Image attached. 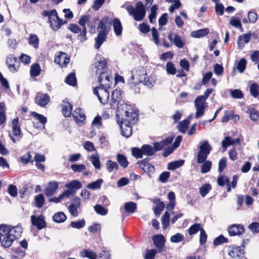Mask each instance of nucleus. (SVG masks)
Instances as JSON below:
<instances>
[{
	"label": "nucleus",
	"instance_id": "f257e3e1",
	"mask_svg": "<svg viewBox=\"0 0 259 259\" xmlns=\"http://www.w3.org/2000/svg\"><path fill=\"white\" fill-rule=\"evenodd\" d=\"M117 113L122 117L120 121L125 124H134L138 121V113L127 104H120Z\"/></svg>",
	"mask_w": 259,
	"mask_h": 259
},
{
	"label": "nucleus",
	"instance_id": "f03ea898",
	"mask_svg": "<svg viewBox=\"0 0 259 259\" xmlns=\"http://www.w3.org/2000/svg\"><path fill=\"white\" fill-rule=\"evenodd\" d=\"M42 15L48 17V22L50 27L55 31L58 30L62 25L67 22V21H63L60 19L55 9L51 11L44 10L42 12Z\"/></svg>",
	"mask_w": 259,
	"mask_h": 259
},
{
	"label": "nucleus",
	"instance_id": "7ed1b4c3",
	"mask_svg": "<svg viewBox=\"0 0 259 259\" xmlns=\"http://www.w3.org/2000/svg\"><path fill=\"white\" fill-rule=\"evenodd\" d=\"M125 9L129 14L132 16L136 21H142L145 16L146 8L141 2H137L135 8L130 5H128Z\"/></svg>",
	"mask_w": 259,
	"mask_h": 259
},
{
	"label": "nucleus",
	"instance_id": "20e7f679",
	"mask_svg": "<svg viewBox=\"0 0 259 259\" xmlns=\"http://www.w3.org/2000/svg\"><path fill=\"white\" fill-rule=\"evenodd\" d=\"M199 149L197 155V161L198 163H201L206 160L212 148L208 141L205 140L201 142Z\"/></svg>",
	"mask_w": 259,
	"mask_h": 259
},
{
	"label": "nucleus",
	"instance_id": "39448f33",
	"mask_svg": "<svg viewBox=\"0 0 259 259\" xmlns=\"http://www.w3.org/2000/svg\"><path fill=\"white\" fill-rule=\"evenodd\" d=\"M15 232H16L17 236H21L22 232V228L19 226L11 227L6 224L0 225V236L1 238Z\"/></svg>",
	"mask_w": 259,
	"mask_h": 259
},
{
	"label": "nucleus",
	"instance_id": "423d86ee",
	"mask_svg": "<svg viewBox=\"0 0 259 259\" xmlns=\"http://www.w3.org/2000/svg\"><path fill=\"white\" fill-rule=\"evenodd\" d=\"M93 92L102 104L105 105L109 102L110 96L108 89L98 87L94 89Z\"/></svg>",
	"mask_w": 259,
	"mask_h": 259
},
{
	"label": "nucleus",
	"instance_id": "0eeeda50",
	"mask_svg": "<svg viewBox=\"0 0 259 259\" xmlns=\"http://www.w3.org/2000/svg\"><path fill=\"white\" fill-rule=\"evenodd\" d=\"M90 16L89 15H82L78 21V24L82 27V30L77 36V38L80 42H83L87 40V29L85 24L89 23Z\"/></svg>",
	"mask_w": 259,
	"mask_h": 259
},
{
	"label": "nucleus",
	"instance_id": "6e6552de",
	"mask_svg": "<svg viewBox=\"0 0 259 259\" xmlns=\"http://www.w3.org/2000/svg\"><path fill=\"white\" fill-rule=\"evenodd\" d=\"M122 98L121 91L117 89L114 90L111 94V98L109 102L111 108L116 109L117 110L118 108L120 107V105L122 104L121 103Z\"/></svg>",
	"mask_w": 259,
	"mask_h": 259
},
{
	"label": "nucleus",
	"instance_id": "1a4fd4ad",
	"mask_svg": "<svg viewBox=\"0 0 259 259\" xmlns=\"http://www.w3.org/2000/svg\"><path fill=\"white\" fill-rule=\"evenodd\" d=\"M147 73L143 68L133 71L130 73V77L128 80L131 81H135L139 83L143 82L145 79Z\"/></svg>",
	"mask_w": 259,
	"mask_h": 259
},
{
	"label": "nucleus",
	"instance_id": "9d476101",
	"mask_svg": "<svg viewBox=\"0 0 259 259\" xmlns=\"http://www.w3.org/2000/svg\"><path fill=\"white\" fill-rule=\"evenodd\" d=\"M150 159V158L147 157L142 160L138 161L137 163L141 169L151 177V175L155 171V167L154 165L149 163Z\"/></svg>",
	"mask_w": 259,
	"mask_h": 259
},
{
	"label": "nucleus",
	"instance_id": "9b49d317",
	"mask_svg": "<svg viewBox=\"0 0 259 259\" xmlns=\"http://www.w3.org/2000/svg\"><path fill=\"white\" fill-rule=\"evenodd\" d=\"M205 101L200 100V99L196 98L194 101V104L196 109L195 113V117L198 118L204 114L205 109L207 107V105H205Z\"/></svg>",
	"mask_w": 259,
	"mask_h": 259
},
{
	"label": "nucleus",
	"instance_id": "f8f14e48",
	"mask_svg": "<svg viewBox=\"0 0 259 259\" xmlns=\"http://www.w3.org/2000/svg\"><path fill=\"white\" fill-rule=\"evenodd\" d=\"M31 221L33 226L36 227L39 230L46 227V223L43 215H39L36 217L33 215L31 217Z\"/></svg>",
	"mask_w": 259,
	"mask_h": 259
},
{
	"label": "nucleus",
	"instance_id": "ddd939ff",
	"mask_svg": "<svg viewBox=\"0 0 259 259\" xmlns=\"http://www.w3.org/2000/svg\"><path fill=\"white\" fill-rule=\"evenodd\" d=\"M72 116L78 125L81 126L84 124L86 116L81 108H77L73 112Z\"/></svg>",
	"mask_w": 259,
	"mask_h": 259
},
{
	"label": "nucleus",
	"instance_id": "4468645a",
	"mask_svg": "<svg viewBox=\"0 0 259 259\" xmlns=\"http://www.w3.org/2000/svg\"><path fill=\"white\" fill-rule=\"evenodd\" d=\"M6 63L9 70L13 73L17 72L20 66L19 61L12 56L7 58Z\"/></svg>",
	"mask_w": 259,
	"mask_h": 259
},
{
	"label": "nucleus",
	"instance_id": "2eb2a0df",
	"mask_svg": "<svg viewBox=\"0 0 259 259\" xmlns=\"http://www.w3.org/2000/svg\"><path fill=\"white\" fill-rule=\"evenodd\" d=\"M173 139V137H169L161 142L154 143L153 148L155 153L157 151L161 150L162 149L168 147L169 145L171 144Z\"/></svg>",
	"mask_w": 259,
	"mask_h": 259
},
{
	"label": "nucleus",
	"instance_id": "dca6fc26",
	"mask_svg": "<svg viewBox=\"0 0 259 259\" xmlns=\"http://www.w3.org/2000/svg\"><path fill=\"white\" fill-rule=\"evenodd\" d=\"M50 101V96L47 94L37 93L35 98V102L40 107L46 106Z\"/></svg>",
	"mask_w": 259,
	"mask_h": 259
},
{
	"label": "nucleus",
	"instance_id": "f3484780",
	"mask_svg": "<svg viewBox=\"0 0 259 259\" xmlns=\"http://www.w3.org/2000/svg\"><path fill=\"white\" fill-rule=\"evenodd\" d=\"M20 237V236H17L16 232L10 234L2 238L1 245L5 248L9 247L13 241Z\"/></svg>",
	"mask_w": 259,
	"mask_h": 259
},
{
	"label": "nucleus",
	"instance_id": "a211bd4d",
	"mask_svg": "<svg viewBox=\"0 0 259 259\" xmlns=\"http://www.w3.org/2000/svg\"><path fill=\"white\" fill-rule=\"evenodd\" d=\"M167 38L171 43H173L178 48L181 49L184 46L183 41L177 33L173 34L171 32H169Z\"/></svg>",
	"mask_w": 259,
	"mask_h": 259
},
{
	"label": "nucleus",
	"instance_id": "6ab92c4d",
	"mask_svg": "<svg viewBox=\"0 0 259 259\" xmlns=\"http://www.w3.org/2000/svg\"><path fill=\"white\" fill-rule=\"evenodd\" d=\"M54 62L61 67H65L69 63L70 58L66 53L60 52L59 55L55 58Z\"/></svg>",
	"mask_w": 259,
	"mask_h": 259
},
{
	"label": "nucleus",
	"instance_id": "aec40b11",
	"mask_svg": "<svg viewBox=\"0 0 259 259\" xmlns=\"http://www.w3.org/2000/svg\"><path fill=\"white\" fill-rule=\"evenodd\" d=\"M244 227L242 225L234 224L228 229V233L231 236L240 235L244 233Z\"/></svg>",
	"mask_w": 259,
	"mask_h": 259
},
{
	"label": "nucleus",
	"instance_id": "412c9836",
	"mask_svg": "<svg viewBox=\"0 0 259 259\" xmlns=\"http://www.w3.org/2000/svg\"><path fill=\"white\" fill-rule=\"evenodd\" d=\"M111 22V21L109 17L103 18L99 22L97 26L98 32L107 34L108 31L106 29V25L110 24Z\"/></svg>",
	"mask_w": 259,
	"mask_h": 259
},
{
	"label": "nucleus",
	"instance_id": "4be33fe9",
	"mask_svg": "<svg viewBox=\"0 0 259 259\" xmlns=\"http://www.w3.org/2000/svg\"><path fill=\"white\" fill-rule=\"evenodd\" d=\"M118 123L121 131V135L126 138H129L132 134V124H125L120 121H118Z\"/></svg>",
	"mask_w": 259,
	"mask_h": 259
},
{
	"label": "nucleus",
	"instance_id": "5701e85b",
	"mask_svg": "<svg viewBox=\"0 0 259 259\" xmlns=\"http://www.w3.org/2000/svg\"><path fill=\"white\" fill-rule=\"evenodd\" d=\"M153 241L154 245L159 249V252H160L163 250L165 242V239L163 235L159 234L154 236Z\"/></svg>",
	"mask_w": 259,
	"mask_h": 259
},
{
	"label": "nucleus",
	"instance_id": "b1692460",
	"mask_svg": "<svg viewBox=\"0 0 259 259\" xmlns=\"http://www.w3.org/2000/svg\"><path fill=\"white\" fill-rule=\"evenodd\" d=\"M58 187V183L56 181L50 182L44 190L45 194L48 197L52 196L55 193Z\"/></svg>",
	"mask_w": 259,
	"mask_h": 259
},
{
	"label": "nucleus",
	"instance_id": "393cba45",
	"mask_svg": "<svg viewBox=\"0 0 259 259\" xmlns=\"http://www.w3.org/2000/svg\"><path fill=\"white\" fill-rule=\"evenodd\" d=\"M240 142L239 138H236L235 139H232L231 137H225L224 139L222 142V145L223 148V152H225L227 147L230 145H235L239 144Z\"/></svg>",
	"mask_w": 259,
	"mask_h": 259
},
{
	"label": "nucleus",
	"instance_id": "a878e982",
	"mask_svg": "<svg viewBox=\"0 0 259 259\" xmlns=\"http://www.w3.org/2000/svg\"><path fill=\"white\" fill-rule=\"evenodd\" d=\"M12 133L14 136L19 137H22L20 126L19 124V119L18 117L14 118L12 122Z\"/></svg>",
	"mask_w": 259,
	"mask_h": 259
},
{
	"label": "nucleus",
	"instance_id": "bb28decb",
	"mask_svg": "<svg viewBox=\"0 0 259 259\" xmlns=\"http://www.w3.org/2000/svg\"><path fill=\"white\" fill-rule=\"evenodd\" d=\"M73 202L75 203L74 204H71L68 208V210L70 214L74 217H76L78 216V213L77 210V208L80 207V200L78 197H75L73 199Z\"/></svg>",
	"mask_w": 259,
	"mask_h": 259
},
{
	"label": "nucleus",
	"instance_id": "cd10ccee",
	"mask_svg": "<svg viewBox=\"0 0 259 259\" xmlns=\"http://www.w3.org/2000/svg\"><path fill=\"white\" fill-rule=\"evenodd\" d=\"M62 106V112L63 115L66 117H70L71 115L72 111V105L68 101L65 100L63 101V103L61 105Z\"/></svg>",
	"mask_w": 259,
	"mask_h": 259
},
{
	"label": "nucleus",
	"instance_id": "c85d7f7f",
	"mask_svg": "<svg viewBox=\"0 0 259 259\" xmlns=\"http://www.w3.org/2000/svg\"><path fill=\"white\" fill-rule=\"evenodd\" d=\"M251 36V34L250 32L240 35L237 41L238 48L242 49L244 47L245 44L248 43L250 40Z\"/></svg>",
	"mask_w": 259,
	"mask_h": 259
},
{
	"label": "nucleus",
	"instance_id": "c756f323",
	"mask_svg": "<svg viewBox=\"0 0 259 259\" xmlns=\"http://www.w3.org/2000/svg\"><path fill=\"white\" fill-rule=\"evenodd\" d=\"M228 254L232 258L240 257L243 254V250L239 246H229Z\"/></svg>",
	"mask_w": 259,
	"mask_h": 259
},
{
	"label": "nucleus",
	"instance_id": "7c9ffc66",
	"mask_svg": "<svg viewBox=\"0 0 259 259\" xmlns=\"http://www.w3.org/2000/svg\"><path fill=\"white\" fill-rule=\"evenodd\" d=\"M114 31L117 36L122 34V27L120 20L118 18H114L112 21Z\"/></svg>",
	"mask_w": 259,
	"mask_h": 259
},
{
	"label": "nucleus",
	"instance_id": "2f4dec72",
	"mask_svg": "<svg viewBox=\"0 0 259 259\" xmlns=\"http://www.w3.org/2000/svg\"><path fill=\"white\" fill-rule=\"evenodd\" d=\"M209 32L208 28H205L192 31L191 33V36L195 38H201L206 36Z\"/></svg>",
	"mask_w": 259,
	"mask_h": 259
},
{
	"label": "nucleus",
	"instance_id": "473e14b6",
	"mask_svg": "<svg viewBox=\"0 0 259 259\" xmlns=\"http://www.w3.org/2000/svg\"><path fill=\"white\" fill-rule=\"evenodd\" d=\"M190 124V119H185L181 122H179L177 125V128L180 132L185 134Z\"/></svg>",
	"mask_w": 259,
	"mask_h": 259
},
{
	"label": "nucleus",
	"instance_id": "72a5a7b5",
	"mask_svg": "<svg viewBox=\"0 0 259 259\" xmlns=\"http://www.w3.org/2000/svg\"><path fill=\"white\" fill-rule=\"evenodd\" d=\"M107 34L98 32L97 36L95 38L96 42L95 48L96 49L98 50L100 48L102 44L105 41L107 38Z\"/></svg>",
	"mask_w": 259,
	"mask_h": 259
},
{
	"label": "nucleus",
	"instance_id": "f704fd0d",
	"mask_svg": "<svg viewBox=\"0 0 259 259\" xmlns=\"http://www.w3.org/2000/svg\"><path fill=\"white\" fill-rule=\"evenodd\" d=\"M160 200L159 198H155L153 201L154 203L159 202L154 208V212L156 215H159L164 207V203Z\"/></svg>",
	"mask_w": 259,
	"mask_h": 259
},
{
	"label": "nucleus",
	"instance_id": "c9c22d12",
	"mask_svg": "<svg viewBox=\"0 0 259 259\" xmlns=\"http://www.w3.org/2000/svg\"><path fill=\"white\" fill-rule=\"evenodd\" d=\"M229 24L236 28L239 29L241 31H243V28L242 27L241 21L239 17L233 16L231 17V18L230 20Z\"/></svg>",
	"mask_w": 259,
	"mask_h": 259
},
{
	"label": "nucleus",
	"instance_id": "e433bc0d",
	"mask_svg": "<svg viewBox=\"0 0 259 259\" xmlns=\"http://www.w3.org/2000/svg\"><path fill=\"white\" fill-rule=\"evenodd\" d=\"M41 68L38 63L32 64L30 68V74L32 77H37L40 75Z\"/></svg>",
	"mask_w": 259,
	"mask_h": 259
},
{
	"label": "nucleus",
	"instance_id": "4c0bfd02",
	"mask_svg": "<svg viewBox=\"0 0 259 259\" xmlns=\"http://www.w3.org/2000/svg\"><path fill=\"white\" fill-rule=\"evenodd\" d=\"M80 255L82 257H87L89 259H96L97 254L90 249H83L80 252Z\"/></svg>",
	"mask_w": 259,
	"mask_h": 259
},
{
	"label": "nucleus",
	"instance_id": "58836bf2",
	"mask_svg": "<svg viewBox=\"0 0 259 259\" xmlns=\"http://www.w3.org/2000/svg\"><path fill=\"white\" fill-rule=\"evenodd\" d=\"M116 159L119 164L123 168H125L128 165V161L126 157L123 154H117Z\"/></svg>",
	"mask_w": 259,
	"mask_h": 259
},
{
	"label": "nucleus",
	"instance_id": "ea45409f",
	"mask_svg": "<svg viewBox=\"0 0 259 259\" xmlns=\"http://www.w3.org/2000/svg\"><path fill=\"white\" fill-rule=\"evenodd\" d=\"M39 40L38 36L34 34H30L28 38L29 44L34 48L37 49L38 47Z\"/></svg>",
	"mask_w": 259,
	"mask_h": 259
},
{
	"label": "nucleus",
	"instance_id": "a19ab883",
	"mask_svg": "<svg viewBox=\"0 0 259 259\" xmlns=\"http://www.w3.org/2000/svg\"><path fill=\"white\" fill-rule=\"evenodd\" d=\"M143 154L147 156H151L155 154L153 147L148 144L143 145L142 146Z\"/></svg>",
	"mask_w": 259,
	"mask_h": 259
},
{
	"label": "nucleus",
	"instance_id": "79ce46f5",
	"mask_svg": "<svg viewBox=\"0 0 259 259\" xmlns=\"http://www.w3.org/2000/svg\"><path fill=\"white\" fill-rule=\"evenodd\" d=\"M96 61L92 65V67L94 68H98V67L100 66V69L101 70H103L106 66V62L104 59H102L101 56H97Z\"/></svg>",
	"mask_w": 259,
	"mask_h": 259
},
{
	"label": "nucleus",
	"instance_id": "37998d69",
	"mask_svg": "<svg viewBox=\"0 0 259 259\" xmlns=\"http://www.w3.org/2000/svg\"><path fill=\"white\" fill-rule=\"evenodd\" d=\"M203 229L202 225L199 223H195L190 226L189 228L188 232V234L190 235H193L196 234L199 231H201V230Z\"/></svg>",
	"mask_w": 259,
	"mask_h": 259
},
{
	"label": "nucleus",
	"instance_id": "c03bdc74",
	"mask_svg": "<svg viewBox=\"0 0 259 259\" xmlns=\"http://www.w3.org/2000/svg\"><path fill=\"white\" fill-rule=\"evenodd\" d=\"M34 201L35 206L38 208H40L45 204V198L42 194H39L35 196Z\"/></svg>",
	"mask_w": 259,
	"mask_h": 259
},
{
	"label": "nucleus",
	"instance_id": "a18cd8bd",
	"mask_svg": "<svg viewBox=\"0 0 259 259\" xmlns=\"http://www.w3.org/2000/svg\"><path fill=\"white\" fill-rule=\"evenodd\" d=\"M185 161L179 160L169 162L167 165V168L169 170H175L184 165Z\"/></svg>",
	"mask_w": 259,
	"mask_h": 259
},
{
	"label": "nucleus",
	"instance_id": "49530a36",
	"mask_svg": "<svg viewBox=\"0 0 259 259\" xmlns=\"http://www.w3.org/2000/svg\"><path fill=\"white\" fill-rule=\"evenodd\" d=\"M137 209V204L133 202H128L124 204V209L127 212L133 213Z\"/></svg>",
	"mask_w": 259,
	"mask_h": 259
},
{
	"label": "nucleus",
	"instance_id": "de8ad7c7",
	"mask_svg": "<svg viewBox=\"0 0 259 259\" xmlns=\"http://www.w3.org/2000/svg\"><path fill=\"white\" fill-rule=\"evenodd\" d=\"M66 216L63 212H58L56 213L53 217V220L54 222L61 223L64 222L66 220Z\"/></svg>",
	"mask_w": 259,
	"mask_h": 259
},
{
	"label": "nucleus",
	"instance_id": "09e8293b",
	"mask_svg": "<svg viewBox=\"0 0 259 259\" xmlns=\"http://www.w3.org/2000/svg\"><path fill=\"white\" fill-rule=\"evenodd\" d=\"M250 95L254 98H257L259 95V85L257 83H253L249 87Z\"/></svg>",
	"mask_w": 259,
	"mask_h": 259
},
{
	"label": "nucleus",
	"instance_id": "8fccbe9b",
	"mask_svg": "<svg viewBox=\"0 0 259 259\" xmlns=\"http://www.w3.org/2000/svg\"><path fill=\"white\" fill-rule=\"evenodd\" d=\"M106 165L108 172H111L114 169L117 170L119 169L118 164L114 161L108 160L106 161Z\"/></svg>",
	"mask_w": 259,
	"mask_h": 259
},
{
	"label": "nucleus",
	"instance_id": "3c124183",
	"mask_svg": "<svg viewBox=\"0 0 259 259\" xmlns=\"http://www.w3.org/2000/svg\"><path fill=\"white\" fill-rule=\"evenodd\" d=\"M25 255V252L20 248H17L11 255V259H21Z\"/></svg>",
	"mask_w": 259,
	"mask_h": 259
},
{
	"label": "nucleus",
	"instance_id": "603ef678",
	"mask_svg": "<svg viewBox=\"0 0 259 259\" xmlns=\"http://www.w3.org/2000/svg\"><path fill=\"white\" fill-rule=\"evenodd\" d=\"M6 121V107L4 103H0V125L4 124Z\"/></svg>",
	"mask_w": 259,
	"mask_h": 259
},
{
	"label": "nucleus",
	"instance_id": "864d4df0",
	"mask_svg": "<svg viewBox=\"0 0 259 259\" xmlns=\"http://www.w3.org/2000/svg\"><path fill=\"white\" fill-rule=\"evenodd\" d=\"M100 84L101 86L100 87H103L107 89H109L111 88L112 84V77L110 74H108V75L106 77L105 79Z\"/></svg>",
	"mask_w": 259,
	"mask_h": 259
},
{
	"label": "nucleus",
	"instance_id": "5fc2aeb1",
	"mask_svg": "<svg viewBox=\"0 0 259 259\" xmlns=\"http://www.w3.org/2000/svg\"><path fill=\"white\" fill-rule=\"evenodd\" d=\"M211 189V186L209 184L203 185L199 188V193L201 196L203 197H205Z\"/></svg>",
	"mask_w": 259,
	"mask_h": 259
},
{
	"label": "nucleus",
	"instance_id": "6e6d98bb",
	"mask_svg": "<svg viewBox=\"0 0 259 259\" xmlns=\"http://www.w3.org/2000/svg\"><path fill=\"white\" fill-rule=\"evenodd\" d=\"M65 82L72 86H75L76 84V79L74 73H70L68 74L65 79Z\"/></svg>",
	"mask_w": 259,
	"mask_h": 259
},
{
	"label": "nucleus",
	"instance_id": "4d7b16f0",
	"mask_svg": "<svg viewBox=\"0 0 259 259\" xmlns=\"http://www.w3.org/2000/svg\"><path fill=\"white\" fill-rule=\"evenodd\" d=\"M103 182V180L102 179H98L95 182L89 184L87 188L93 190L100 189Z\"/></svg>",
	"mask_w": 259,
	"mask_h": 259
},
{
	"label": "nucleus",
	"instance_id": "13d9d810",
	"mask_svg": "<svg viewBox=\"0 0 259 259\" xmlns=\"http://www.w3.org/2000/svg\"><path fill=\"white\" fill-rule=\"evenodd\" d=\"M94 209L98 214L101 215H105L108 212V210L101 204H96L94 206Z\"/></svg>",
	"mask_w": 259,
	"mask_h": 259
},
{
	"label": "nucleus",
	"instance_id": "bf43d9fd",
	"mask_svg": "<svg viewBox=\"0 0 259 259\" xmlns=\"http://www.w3.org/2000/svg\"><path fill=\"white\" fill-rule=\"evenodd\" d=\"M201 166V172L202 174H205L209 172L211 169L212 163L210 161L205 160L202 163Z\"/></svg>",
	"mask_w": 259,
	"mask_h": 259
},
{
	"label": "nucleus",
	"instance_id": "052dcab7",
	"mask_svg": "<svg viewBox=\"0 0 259 259\" xmlns=\"http://www.w3.org/2000/svg\"><path fill=\"white\" fill-rule=\"evenodd\" d=\"M132 155L137 159L141 158L143 157V153L142 151V148L134 147L132 149Z\"/></svg>",
	"mask_w": 259,
	"mask_h": 259
},
{
	"label": "nucleus",
	"instance_id": "680f3d73",
	"mask_svg": "<svg viewBox=\"0 0 259 259\" xmlns=\"http://www.w3.org/2000/svg\"><path fill=\"white\" fill-rule=\"evenodd\" d=\"M91 161L92 164L97 169H100L101 163L100 162L99 156L97 154L92 155L91 157Z\"/></svg>",
	"mask_w": 259,
	"mask_h": 259
},
{
	"label": "nucleus",
	"instance_id": "e2e57ef3",
	"mask_svg": "<svg viewBox=\"0 0 259 259\" xmlns=\"http://www.w3.org/2000/svg\"><path fill=\"white\" fill-rule=\"evenodd\" d=\"M230 93L233 98L242 99L244 97L242 92L239 89L230 90Z\"/></svg>",
	"mask_w": 259,
	"mask_h": 259
},
{
	"label": "nucleus",
	"instance_id": "0e129e2a",
	"mask_svg": "<svg viewBox=\"0 0 259 259\" xmlns=\"http://www.w3.org/2000/svg\"><path fill=\"white\" fill-rule=\"evenodd\" d=\"M170 214L167 212H165L161 218L162 224L164 229H166L169 225Z\"/></svg>",
	"mask_w": 259,
	"mask_h": 259
},
{
	"label": "nucleus",
	"instance_id": "69168bd1",
	"mask_svg": "<svg viewBox=\"0 0 259 259\" xmlns=\"http://www.w3.org/2000/svg\"><path fill=\"white\" fill-rule=\"evenodd\" d=\"M66 186L69 189H79L82 188V185L81 183L77 180H73L71 181L69 183L67 184Z\"/></svg>",
	"mask_w": 259,
	"mask_h": 259
},
{
	"label": "nucleus",
	"instance_id": "338daca9",
	"mask_svg": "<svg viewBox=\"0 0 259 259\" xmlns=\"http://www.w3.org/2000/svg\"><path fill=\"white\" fill-rule=\"evenodd\" d=\"M227 242L228 239L223 235H220L214 239L213 244L215 246H219Z\"/></svg>",
	"mask_w": 259,
	"mask_h": 259
},
{
	"label": "nucleus",
	"instance_id": "774afa93",
	"mask_svg": "<svg viewBox=\"0 0 259 259\" xmlns=\"http://www.w3.org/2000/svg\"><path fill=\"white\" fill-rule=\"evenodd\" d=\"M184 240V236L183 234L178 233L171 236L170 240L171 242L177 243L182 242Z\"/></svg>",
	"mask_w": 259,
	"mask_h": 259
}]
</instances>
